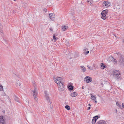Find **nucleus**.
<instances>
[{"label": "nucleus", "mask_w": 124, "mask_h": 124, "mask_svg": "<svg viewBox=\"0 0 124 124\" xmlns=\"http://www.w3.org/2000/svg\"><path fill=\"white\" fill-rule=\"evenodd\" d=\"M116 105L118 106L119 107H121V105L119 104V103L118 102H117L116 103Z\"/></svg>", "instance_id": "23"}, {"label": "nucleus", "mask_w": 124, "mask_h": 124, "mask_svg": "<svg viewBox=\"0 0 124 124\" xmlns=\"http://www.w3.org/2000/svg\"><path fill=\"white\" fill-rule=\"evenodd\" d=\"M3 90V86L0 85V91H2Z\"/></svg>", "instance_id": "24"}, {"label": "nucleus", "mask_w": 124, "mask_h": 124, "mask_svg": "<svg viewBox=\"0 0 124 124\" xmlns=\"http://www.w3.org/2000/svg\"><path fill=\"white\" fill-rule=\"evenodd\" d=\"M68 27L66 26H62L61 27L62 30L64 31L66 30L68 28Z\"/></svg>", "instance_id": "12"}, {"label": "nucleus", "mask_w": 124, "mask_h": 124, "mask_svg": "<svg viewBox=\"0 0 124 124\" xmlns=\"http://www.w3.org/2000/svg\"><path fill=\"white\" fill-rule=\"evenodd\" d=\"M112 74L114 78L117 79H118L121 77L120 73L118 70L113 71Z\"/></svg>", "instance_id": "1"}, {"label": "nucleus", "mask_w": 124, "mask_h": 124, "mask_svg": "<svg viewBox=\"0 0 124 124\" xmlns=\"http://www.w3.org/2000/svg\"><path fill=\"white\" fill-rule=\"evenodd\" d=\"M37 89L36 88H34V90L32 91L33 92V95L34 94H37Z\"/></svg>", "instance_id": "18"}, {"label": "nucleus", "mask_w": 124, "mask_h": 124, "mask_svg": "<svg viewBox=\"0 0 124 124\" xmlns=\"http://www.w3.org/2000/svg\"><path fill=\"white\" fill-rule=\"evenodd\" d=\"M91 108V107H88V108L87 109V110H89Z\"/></svg>", "instance_id": "38"}, {"label": "nucleus", "mask_w": 124, "mask_h": 124, "mask_svg": "<svg viewBox=\"0 0 124 124\" xmlns=\"http://www.w3.org/2000/svg\"><path fill=\"white\" fill-rule=\"evenodd\" d=\"M49 30L53 32V29L52 28H50Z\"/></svg>", "instance_id": "31"}, {"label": "nucleus", "mask_w": 124, "mask_h": 124, "mask_svg": "<svg viewBox=\"0 0 124 124\" xmlns=\"http://www.w3.org/2000/svg\"><path fill=\"white\" fill-rule=\"evenodd\" d=\"M0 123L1 124H6L5 118L2 116H0Z\"/></svg>", "instance_id": "5"}, {"label": "nucleus", "mask_w": 124, "mask_h": 124, "mask_svg": "<svg viewBox=\"0 0 124 124\" xmlns=\"http://www.w3.org/2000/svg\"><path fill=\"white\" fill-rule=\"evenodd\" d=\"M101 84V85H102V83Z\"/></svg>", "instance_id": "44"}, {"label": "nucleus", "mask_w": 124, "mask_h": 124, "mask_svg": "<svg viewBox=\"0 0 124 124\" xmlns=\"http://www.w3.org/2000/svg\"><path fill=\"white\" fill-rule=\"evenodd\" d=\"M2 112L3 113H5V111H3Z\"/></svg>", "instance_id": "41"}, {"label": "nucleus", "mask_w": 124, "mask_h": 124, "mask_svg": "<svg viewBox=\"0 0 124 124\" xmlns=\"http://www.w3.org/2000/svg\"><path fill=\"white\" fill-rule=\"evenodd\" d=\"M53 39L54 40V41H56V40L57 39V38H56L55 37H53Z\"/></svg>", "instance_id": "27"}, {"label": "nucleus", "mask_w": 124, "mask_h": 124, "mask_svg": "<svg viewBox=\"0 0 124 124\" xmlns=\"http://www.w3.org/2000/svg\"><path fill=\"white\" fill-rule=\"evenodd\" d=\"M115 112L116 113H117V109H115Z\"/></svg>", "instance_id": "32"}, {"label": "nucleus", "mask_w": 124, "mask_h": 124, "mask_svg": "<svg viewBox=\"0 0 124 124\" xmlns=\"http://www.w3.org/2000/svg\"><path fill=\"white\" fill-rule=\"evenodd\" d=\"M78 95V93L76 92H73L71 93L70 94V96L72 97H75L77 96Z\"/></svg>", "instance_id": "15"}, {"label": "nucleus", "mask_w": 124, "mask_h": 124, "mask_svg": "<svg viewBox=\"0 0 124 124\" xmlns=\"http://www.w3.org/2000/svg\"><path fill=\"white\" fill-rule=\"evenodd\" d=\"M62 79L61 77H58L57 76H54V81L58 85L62 82Z\"/></svg>", "instance_id": "2"}, {"label": "nucleus", "mask_w": 124, "mask_h": 124, "mask_svg": "<svg viewBox=\"0 0 124 124\" xmlns=\"http://www.w3.org/2000/svg\"><path fill=\"white\" fill-rule=\"evenodd\" d=\"M89 53V52L88 51H87L86 52H85V55L87 54H88Z\"/></svg>", "instance_id": "28"}, {"label": "nucleus", "mask_w": 124, "mask_h": 124, "mask_svg": "<svg viewBox=\"0 0 124 124\" xmlns=\"http://www.w3.org/2000/svg\"><path fill=\"white\" fill-rule=\"evenodd\" d=\"M2 27L1 25H0V30H1L2 28Z\"/></svg>", "instance_id": "35"}, {"label": "nucleus", "mask_w": 124, "mask_h": 124, "mask_svg": "<svg viewBox=\"0 0 124 124\" xmlns=\"http://www.w3.org/2000/svg\"><path fill=\"white\" fill-rule=\"evenodd\" d=\"M84 86H83L82 87V88L83 89H84Z\"/></svg>", "instance_id": "39"}, {"label": "nucleus", "mask_w": 124, "mask_h": 124, "mask_svg": "<svg viewBox=\"0 0 124 124\" xmlns=\"http://www.w3.org/2000/svg\"><path fill=\"white\" fill-rule=\"evenodd\" d=\"M92 78L89 76H86L84 79V81L86 83H88L92 81Z\"/></svg>", "instance_id": "4"}, {"label": "nucleus", "mask_w": 124, "mask_h": 124, "mask_svg": "<svg viewBox=\"0 0 124 124\" xmlns=\"http://www.w3.org/2000/svg\"><path fill=\"white\" fill-rule=\"evenodd\" d=\"M63 85V83L62 82L61 83H60L58 85V90L60 91H62L64 89Z\"/></svg>", "instance_id": "6"}, {"label": "nucleus", "mask_w": 124, "mask_h": 124, "mask_svg": "<svg viewBox=\"0 0 124 124\" xmlns=\"http://www.w3.org/2000/svg\"><path fill=\"white\" fill-rule=\"evenodd\" d=\"M112 61H114V63H116V61H115L116 60L113 57H112Z\"/></svg>", "instance_id": "26"}, {"label": "nucleus", "mask_w": 124, "mask_h": 124, "mask_svg": "<svg viewBox=\"0 0 124 124\" xmlns=\"http://www.w3.org/2000/svg\"><path fill=\"white\" fill-rule=\"evenodd\" d=\"M103 6L105 7H108L110 5V3L108 1H104L103 2Z\"/></svg>", "instance_id": "8"}, {"label": "nucleus", "mask_w": 124, "mask_h": 124, "mask_svg": "<svg viewBox=\"0 0 124 124\" xmlns=\"http://www.w3.org/2000/svg\"><path fill=\"white\" fill-rule=\"evenodd\" d=\"M122 105L123 107L124 108V103H123Z\"/></svg>", "instance_id": "36"}, {"label": "nucleus", "mask_w": 124, "mask_h": 124, "mask_svg": "<svg viewBox=\"0 0 124 124\" xmlns=\"http://www.w3.org/2000/svg\"><path fill=\"white\" fill-rule=\"evenodd\" d=\"M13 0L14 1H16V0Z\"/></svg>", "instance_id": "45"}, {"label": "nucleus", "mask_w": 124, "mask_h": 124, "mask_svg": "<svg viewBox=\"0 0 124 124\" xmlns=\"http://www.w3.org/2000/svg\"><path fill=\"white\" fill-rule=\"evenodd\" d=\"M65 107L68 110H70V106L68 105H66L65 106Z\"/></svg>", "instance_id": "21"}, {"label": "nucleus", "mask_w": 124, "mask_h": 124, "mask_svg": "<svg viewBox=\"0 0 124 124\" xmlns=\"http://www.w3.org/2000/svg\"><path fill=\"white\" fill-rule=\"evenodd\" d=\"M89 106H91V105H90V104H89Z\"/></svg>", "instance_id": "43"}, {"label": "nucleus", "mask_w": 124, "mask_h": 124, "mask_svg": "<svg viewBox=\"0 0 124 124\" xmlns=\"http://www.w3.org/2000/svg\"><path fill=\"white\" fill-rule=\"evenodd\" d=\"M44 93L45 94V96L46 100L48 102H50L47 92L46 91H45L44 92Z\"/></svg>", "instance_id": "9"}, {"label": "nucleus", "mask_w": 124, "mask_h": 124, "mask_svg": "<svg viewBox=\"0 0 124 124\" xmlns=\"http://www.w3.org/2000/svg\"><path fill=\"white\" fill-rule=\"evenodd\" d=\"M113 34L115 36V37H116V39L117 38V37H116V35H115V34Z\"/></svg>", "instance_id": "34"}, {"label": "nucleus", "mask_w": 124, "mask_h": 124, "mask_svg": "<svg viewBox=\"0 0 124 124\" xmlns=\"http://www.w3.org/2000/svg\"><path fill=\"white\" fill-rule=\"evenodd\" d=\"M0 32H1L2 33L3 32V31H2V30H0Z\"/></svg>", "instance_id": "37"}, {"label": "nucleus", "mask_w": 124, "mask_h": 124, "mask_svg": "<svg viewBox=\"0 0 124 124\" xmlns=\"http://www.w3.org/2000/svg\"><path fill=\"white\" fill-rule=\"evenodd\" d=\"M3 71V69L2 68L0 67V75H1L2 74V73Z\"/></svg>", "instance_id": "22"}, {"label": "nucleus", "mask_w": 124, "mask_h": 124, "mask_svg": "<svg viewBox=\"0 0 124 124\" xmlns=\"http://www.w3.org/2000/svg\"><path fill=\"white\" fill-rule=\"evenodd\" d=\"M88 68L90 70H92V68L90 66H88Z\"/></svg>", "instance_id": "29"}, {"label": "nucleus", "mask_w": 124, "mask_h": 124, "mask_svg": "<svg viewBox=\"0 0 124 124\" xmlns=\"http://www.w3.org/2000/svg\"><path fill=\"white\" fill-rule=\"evenodd\" d=\"M68 86V88L70 90H73V86L70 84H69Z\"/></svg>", "instance_id": "17"}, {"label": "nucleus", "mask_w": 124, "mask_h": 124, "mask_svg": "<svg viewBox=\"0 0 124 124\" xmlns=\"http://www.w3.org/2000/svg\"><path fill=\"white\" fill-rule=\"evenodd\" d=\"M96 124H106V122L103 120H101L98 122Z\"/></svg>", "instance_id": "14"}, {"label": "nucleus", "mask_w": 124, "mask_h": 124, "mask_svg": "<svg viewBox=\"0 0 124 124\" xmlns=\"http://www.w3.org/2000/svg\"><path fill=\"white\" fill-rule=\"evenodd\" d=\"M15 99L16 101L18 102H19V101L18 98H17L16 97H15Z\"/></svg>", "instance_id": "25"}, {"label": "nucleus", "mask_w": 124, "mask_h": 124, "mask_svg": "<svg viewBox=\"0 0 124 124\" xmlns=\"http://www.w3.org/2000/svg\"><path fill=\"white\" fill-rule=\"evenodd\" d=\"M122 42H123V43H124V39H123V40Z\"/></svg>", "instance_id": "40"}, {"label": "nucleus", "mask_w": 124, "mask_h": 124, "mask_svg": "<svg viewBox=\"0 0 124 124\" xmlns=\"http://www.w3.org/2000/svg\"><path fill=\"white\" fill-rule=\"evenodd\" d=\"M90 95L91 96V99L92 100L94 101L96 103H97V102L96 101V99L95 97L96 96L95 95V96H93L92 94H90Z\"/></svg>", "instance_id": "11"}, {"label": "nucleus", "mask_w": 124, "mask_h": 124, "mask_svg": "<svg viewBox=\"0 0 124 124\" xmlns=\"http://www.w3.org/2000/svg\"><path fill=\"white\" fill-rule=\"evenodd\" d=\"M86 50H87V49H84V54H85V52H86Z\"/></svg>", "instance_id": "33"}, {"label": "nucleus", "mask_w": 124, "mask_h": 124, "mask_svg": "<svg viewBox=\"0 0 124 124\" xmlns=\"http://www.w3.org/2000/svg\"><path fill=\"white\" fill-rule=\"evenodd\" d=\"M100 66V68L102 69H103L106 68L103 63H101Z\"/></svg>", "instance_id": "19"}, {"label": "nucleus", "mask_w": 124, "mask_h": 124, "mask_svg": "<svg viewBox=\"0 0 124 124\" xmlns=\"http://www.w3.org/2000/svg\"><path fill=\"white\" fill-rule=\"evenodd\" d=\"M108 12V11L107 9L102 11L101 13L102 15L101 18L104 20L106 18V14Z\"/></svg>", "instance_id": "3"}, {"label": "nucleus", "mask_w": 124, "mask_h": 124, "mask_svg": "<svg viewBox=\"0 0 124 124\" xmlns=\"http://www.w3.org/2000/svg\"><path fill=\"white\" fill-rule=\"evenodd\" d=\"M49 18L52 20L54 21L55 19V15L53 13H50L49 14Z\"/></svg>", "instance_id": "7"}, {"label": "nucleus", "mask_w": 124, "mask_h": 124, "mask_svg": "<svg viewBox=\"0 0 124 124\" xmlns=\"http://www.w3.org/2000/svg\"><path fill=\"white\" fill-rule=\"evenodd\" d=\"M89 3V4H91V3L90 2V3Z\"/></svg>", "instance_id": "42"}, {"label": "nucleus", "mask_w": 124, "mask_h": 124, "mask_svg": "<svg viewBox=\"0 0 124 124\" xmlns=\"http://www.w3.org/2000/svg\"><path fill=\"white\" fill-rule=\"evenodd\" d=\"M33 97H34V98L35 99V100L36 101H38V99H37V94H34V95H33Z\"/></svg>", "instance_id": "20"}, {"label": "nucleus", "mask_w": 124, "mask_h": 124, "mask_svg": "<svg viewBox=\"0 0 124 124\" xmlns=\"http://www.w3.org/2000/svg\"><path fill=\"white\" fill-rule=\"evenodd\" d=\"M98 119V117L97 116H95L93 117L92 121V124H94Z\"/></svg>", "instance_id": "10"}, {"label": "nucleus", "mask_w": 124, "mask_h": 124, "mask_svg": "<svg viewBox=\"0 0 124 124\" xmlns=\"http://www.w3.org/2000/svg\"><path fill=\"white\" fill-rule=\"evenodd\" d=\"M57 35V34L56 33H54L53 36V37H55Z\"/></svg>", "instance_id": "30"}, {"label": "nucleus", "mask_w": 124, "mask_h": 124, "mask_svg": "<svg viewBox=\"0 0 124 124\" xmlns=\"http://www.w3.org/2000/svg\"><path fill=\"white\" fill-rule=\"evenodd\" d=\"M15 84L18 87L20 86L21 85L20 83L19 80H16Z\"/></svg>", "instance_id": "13"}, {"label": "nucleus", "mask_w": 124, "mask_h": 124, "mask_svg": "<svg viewBox=\"0 0 124 124\" xmlns=\"http://www.w3.org/2000/svg\"><path fill=\"white\" fill-rule=\"evenodd\" d=\"M82 72H84L86 71V69L84 66H81L80 68Z\"/></svg>", "instance_id": "16"}]
</instances>
